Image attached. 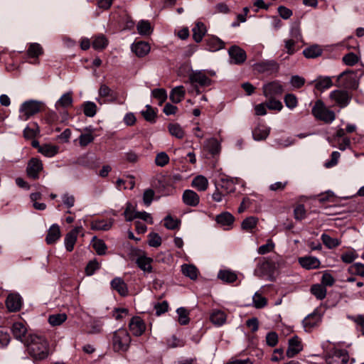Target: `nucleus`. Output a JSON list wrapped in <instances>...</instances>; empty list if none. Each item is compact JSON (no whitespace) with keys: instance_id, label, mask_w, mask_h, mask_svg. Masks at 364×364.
Wrapping results in <instances>:
<instances>
[{"instance_id":"19","label":"nucleus","mask_w":364,"mask_h":364,"mask_svg":"<svg viewBox=\"0 0 364 364\" xmlns=\"http://www.w3.org/2000/svg\"><path fill=\"white\" fill-rule=\"evenodd\" d=\"M215 220L224 230H229L234 223L235 218L231 213L223 212L216 216Z\"/></svg>"},{"instance_id":"62","label":"nucleus","mask_w":364,"mask_h":364,"mask_svg":"<svg viewBox=\"0 0 364 364\" xmlns=\"http://www.w3.org/2000/svg\"><path fill=\"white\" fill-rule=\"evenodd\" d=\"M358 56L354 54L353 53H349L343 57V63L349 66H353L355 65L358 62Z\"/></svg>"},{"instance_id":"29","label":"nucleus","mask_w":364,"mask_h":364,"mask_svg":"<svg viewBox=\"0 0 364 364\" xmlns=\"http://www.w3.org/2000/svg\"><path fill=\"white\" fill-rule=\"evenodd\" d=\"M315 88L321 92L332 87L333 82L330 77L319 76L315 80Z\"/></svg>"},{"instance_id":"35","label":"nucleus","mask_w":364,"mask_h":364,"mask_svg":"<svg viewBox=\"0 0 364 364\" xmlns=\"http://www.w3.org/2000/svg\"><path fill=\"white\" fill-rule=\"evenodd\" d=\"M153 259L146 255H139L136 259V264L138 267L144 272H151L152 266L151 262Z\"/></svg>"},{"instance_id":"26","label":"nucleus","mask_w":364,"mask_h":364,"mask_svg":"<svg viewBox=\"0 0 364 364\" xmlns=\"http://www.w3.org/2000/svg\"><path fill=\"white\" fill-rule=\"evenodd\" d=\"M73 93L68 92L63 94L60 99L55 102V107L56 109L59 110L60 108H68L73 105Z\"/></svg>"},{"instance_id":"10","label":"nucleus","mask_w":364,"mask_h":364,"mask_svg":"<svg viewBox=\"0 0 364 364\" xmlns=\"http://www.w3.org/2000/svg\"><path fill=\"white\" fill-rule=\"evenodd\" d=\"M228 54L231 59V63L236 65L243 63L247 58L245 51L237 46H231L228 50Z\"/></svg>"},{"instance_id":"34","label":"nucleus","mask_w":364,"mask_h":364,"mask_svg":"<svg viewBox=\"0 0 364 364\" xmlns=\"http://www.w3.org/2000/svg\"><path fill=\"white\" fill-rule=\"evenodd\" d=\"M192 31L194 41L197 43H199L202 41L203 36L207 32V29L203 23L197 22L195 26L193 28Z\"/></svg>"},{"instance_id":"2","label":"nucleus","mask_w":364,"mask_h":364,"mask_svg":"<svg viewBox=\"0 0 364 364\" xmlns=\"http://www.w3.org/2000/svg\"><path fill=\"white\" fill-rule=\"evenodd\" d=\"M131 336L125 328H119L113 333L112 346L115 352H126L131 343Z\"/></svg>"},{"instance_id":"7","label":"nucleus","mask_w":364,"mask_h":364,"mask_svg":"<svg viewBox=\"0 0 364 364\" xmlns=\"http://www.w3.org/2000/svg\"><path fill=\"white\" fill-rule=\"evenodd\" d=\"M262 90L266 97H277L282 95L284 87L279 81L274 80L264 84Z\"/></svg>"},{"instance_id":"11","label":"nucleus","mask_w":364,"mask_h":364,"mask_svg":"<svg viewBox=\"0 0 364 364\" xmlns=\"http://www.w3.org/2000/svg\"><path fill=\"white\" fill-rule=\"evenodd\" d=\"M42 161L37 158H32L28 163L26 172L29 177L36 179L39 177V173L43 170Z\"/></svg>"},{"instance_id":"14","label":"nucleus","mask_w":364,"mask_h":364,"mask_svg":"<svg viewBox=\"0 0 364 364\" xmlns=\"http://www.w3.org/2000/svg\"><path fill=\"white\" fill-rule=\"evenodd\" d=\"M298 262L303 268L308 270L318 269L321 265L320 260L311 256L299 257Z\"/></svg>"},{"instance_id":"56","label":"nucleus","mask_w":364,"mask_h":364,"mask_svg":"<svg viewBox=\"0 0 364 364\" xmlns=\"http://www.w3.org/2000/svg\"><path fill=\"white\" fill-rule=\"evenodd\" d=\"M284 103L289 109H293L298 105L297 97L294 94H287L284 97Z\"/></svg>"},{"instance_id":"3","label":"nucleus","mask_w":364,"mask_h":364,"mask_svg":"<svg viewBox=\"0 0 364 364\" xmlns=\"http://www.w3.org/2000/svg\"><path fill=\"white\" fill-rule=\"evenodd\" d=\"M312 114L316 119L327 124L332 123L336 119L334 112L328 109L325 104L320 100L315 102L312 108Z\"/></svg>"},{"instance_id":"60","label":"nucleus","mask_w":364,"mask_h":364,"mask_svg":"<svg viewBox=\"0 0 364 364\" xmlns=\"http://www.w3.org/2000/svg\"><path fill=\"white\" fill-rule=\"evenodd\" d=\"M274 248V243L273 241L269 239L267 240V243L264 245H261L258 250L257 252L259 255H265L267 253H269L272 252Z\"/></svg>"},{"instance_id":"49","label":"nucleus","mask_w":364,"mask_h":364,"mask_svg":"<svg viewBox=\"0 0 364 364\" xmlns=\"http://www.w3.org/2000/svg\"><path fill=\"white\" fill-rule=\"evenodd\" d=\"M67 319L65 314H56L50 315L48 317V322L53 326H60Z\"/></svg>"},{"instance_id":"53","label":"nucleus","mask_w":364,"mask_h":364,"mask_svg":"<svg viewBox=\"0 0 364 364\" xmlns=\"http://www.w3.org/2000/svg\"><path fill=\"white\" fill-rule=\"evenodd\" d=\"M358 257V255L357 254L355 250H350L342 254L341 258V260L345 263H351L355 259Z\"/></svg>"},{"instance_id":"64","label":"nucleus","mask_w":364,"mask_h":364,"mask_svg":"<svg viewBox=\"0 0 364 364\" xmlns=\"http://www.w3.org/2000/svg\"><path fill=\"white\" fill-rule=\"evenodd\" d=\"M349 270L352 273H355L361 277H364V264H363V263L356 262V263L352 264L350 267Z\"/></svg>"},{"instance_id":"33","label":"nucleus","mask_w":364,"mask_h":364,"mask_svg":"<svg viewBox=\"0 0 364 364\" xmlns=\"http://www.w3.org/2000/svg\"><path fill=\"white\" fill-rule=\"evenodd\" d=\"M186 91L183 86L180 85L174 87L170 92V100L173 103L181 102L185 97Z\"/></svg>"},{"instance_id":"38","label":"nucleus","mask_w":364,"mask_h":364,"mask_svg":"<svg viewBox=\"0 0 364 364\" xmlns=\"http://www.w3.org/2000/svg\"><path fill=\"white\" fill-rule=\"evenodd\" d=\"M216 188L220 189L225 195L235 191V184L232 180L221 179L216 185Z\"/></svg>"},{"instance_id":"5","label":"nucleus","mask_w":364,"mask_h":364,"mask_svg":"<svg viewBox=\"0 0 364 364\" xmlns=\"http://www.w3.org/2000/svg\"><path fill=\"white\" fill-rule=\"evenodd\" d=\"M338 81L346 89L356 90L359 85V75L358 72L348 70L338 76Z\"/></svg>"},{"instance_id":"40","label":"nucleus","mask_w":364,"mask_h":364,"mask_svg":"<svg viewBox=\"0 0 364 364\" xmlns=\"http://www.w3.org/2000/svg\"><path fill=\"white\" fill-rule=\"evenodd\" d=\"M38 151L46 157H53L58 153V147L50 144H43L38 146Z\"/></svg>"},{"instance_id":"25","label":"nucleus","mask_w":364,"mask_h":364,"mask_svg":"<svg viewBox=\"0 0 364 364\" xmlns=\"http://www.w3.org/2000/svg\"><path fill=\"white\" fill-rule=\"evenodd\" d=\"M270 128L265 124H259L252 132L255 140L261 141L265 139L269 134Z\"/></svg>"},{"instance_id":"58","label":"nucleus","mask_w":364,"mask_h":364,"mask_svg":"<svg viewBox=\"0 0 364 364\" xmlns=\"http://www.w3.org/2000/svg\"><path fill=\"white\" fill-rule=\"evenodd\" d=\"M253 305L257 309L263 308L267 304L266 299L258 292H256L253 297Z\"/></svg>"},{"instance_id":"22","label":"nucleus","mask_w":364,"mask_h":364,"mask_svg":"<svg viewBox=\"0 0 364 364\" xmlns=\"http://www.w3.org/2000/svg\"><path fill=\"white\" fill-rule=\"evenodd\" d=\"M94 128L91 126L83 129V133L79 136V144L81 146H86L95 139L93 136Z\"/></svg>"},{"instance_id":"59","label":"nucleus","mask_w":364,"mask_h":364,"mask_svg":"<svg viewBox=\"0 0 364 364\" xmlns=\"http://www.w3.org/2000/svg\"><path fill=\"white\" fill-rule=\"evenodd\" d=\"M180 221L178 219L172 218L171 215H167L164 218V226L168 230H174L179 225Z\"/></svg>"},{"instance_id":"52","label":"nucleus","mask_w":364,"mask_h":364,"mask_svg":"<svg viewBox=\"0 0 364 364\" xmlns=\"http://www.w3.org/2000/svg\"><path fill=\"white\" fill-rule=\"evenodd\" d=\"M169 162V156L166 152L161 151L156 154L155 164L156 166L163 167Z\"/></svg>"},{"instance_id":"46","label":"nucleus","mask_w":364,"mask_h":364,"mask_svg":"<svg viewBox=\"0 0 364 364\" xmlns=\"http://www.w3.org/2000/svg\"><path fill=\"white\" fill-rule=\"evenodd\" d=\"M303 53L307 58H314L322 54V49L320 46L315 45L304 49Z\"/></svg>"},{"instance_id":"44","label":"nucleus","mask_w":364,"mask_h":364,"mask_svg":"<svg viewBox=\"0 0 364 364\" xmlns=\"http://www.w3.org/2000/svg\"><path fill=\"white\" fill-rule=\"evenodd\" d=\"M183 274L191 279H196L198 277V269L193 264H183L181 266Z\"/></svg>"},{"instance_id":"55","label":"nucleus","mask_w":364,"mask_h":364,"mask_svg":"<svg viewBox=\"0 0 364 364\" xmlns=\"http://www.w3.org/2000/svg\"><path fill=\"white\" fill-rule=\"evenodd\" d=\"M141 114L146 121L150 122H154L156 116V112L150 105L146 106V110L141 111Z\"/></svg>"},{"instance_id":"57","label":"nucleus","mask_w":364,"mask_h":364,"mask_svg":"<svg viewBox=\"0 0 364 364\" xmlns=\"http://www.w3.org/2000/svg\"><path fill=\"white\" fill-rule=\"evenodd\" d=\"M268 101L267 102V107L269 109L281 111L283 108L282 103L276 100V97H267Z\"/></svg>"},{"instance_id":"45","label":"nucleus","mask_w":364,"mask_h":364,"mask_svg":"<svg viewBox=\"0 0 364 364\" xmlns=\"http://www.w3.org/2000/svg\"><path fill=\"white\" fill-rule=\"evenodd\" d=\"M311 292L318 299L322 300L326 297L327 290L326 287H323V285L316 284L312 285V287H311Z\"/></svg>"},{"instance_id":"4","label":"nucleus","mask_w":364,"mask_h":364,"mask_svg":"<svg viewBox=\"0 0 364 364\" xmlns=\"http://www.w3.org/2000/svg\"><path fill=\"white\" fill-rule=\"evenodd\" d=\"M43 103L36 100H28L24 102L19 109V118L21 120L26 121L31 116L38 113Z\"/></svg>"},{"instance_id":"31","label":"nucleus","mask_w":364,"mask_h":364,"mask_svg":"<svg viewBox=\"0 0 364 364\" xmlns=\"http://www.w3.org/2000/svg\"><path fill=\"white\" fill-rule=\"evenodd\" d=\"M226 314L224 311L218 309H215L212 311L210 316V321L215 326H220L226 321Z\"/></svg>"},{"instance_id":"23","label":"nucleus","mask_w":364,"mask_h":364,"mask_svg":"<svg viewBox=\"0 0 364 364\" xmlns=\"http://www.w3.org/2000/svg\"><path fill=\"white\" fill-rule=\"evenodd\" d=\"M114 223V219L109 220H96L91 223V229L94 230L107 231L112 228Z\"/></svg>"},{"instance_id":"18","label":"nucleus","mask_w":364,"mask_h":364,"mask_svg":"<svg viewBox=\"0 0 364 364\" xmlns=\"http://www.w3.org/2000/svg\"><path fill=\"white\" fill-rule=\"evenodd\" d=\"M80 230L81 227H76L65 235L64 243L65 248L68 252L73 250L77 235Z\"/></svg>"},{"instance_id":"12","label":"nucleus","mask_w":364,"mask_h":364,"mask_svg":"<svg viewBox=\"0 0 364 364\" xmlns=\"http://www.w3.org/2000/svg\"><path fill=\"white\" fill-rule=\"evenodd\" d=\"M255 68L259 73L272 74L279 70V64L274 60H266L255 64Z\"/></svg>"},{"instance_id":"32","label":"nucleus","mask_w":364,"mask_h":364,"mask_svg":"<svg viewBox=\"0 0 364 364\" xmlns=\"http://www.w3.org/2000/svg\"><path fill=\"white\" fill-rule=\"evenodd\" d=\"M206 44L208 49L212 52L219 50L225 47V43L216 36H211L207 38Z\"/></svg>"},{"instance_id":"28","label":"nucleus","mask_w":364,"mask_h":364,"mask_svg":"<svg viewBox=\"0 0 364 364\" xmlns=\"http://www.w3.org/2000/svg\"><path fill=\"white\" fill-rule=\"evenodd\" d=\"M258 218L255 216L246 218L241 224V228L247 232H254L258 224Z\"/></svg>"},{"instance_id":"8","label":"nucleus","mask_w":364,"mask_h":364,"mask_svg":"<svg viewBox=\"0 0 364 364\" xmlns=\"http://www.w3.org/2000/svg\"><path fill=\"white\" fill-rule=\"evenodd\" d=\"M329 97L341 108L346 107L351 99L348 92L341 90H333L330 92Z\"/></svg>"},{"instance_id":"37","label":"nucleus","mask_w":364,"mask_h":364,"mask_svg":"<svg viewBox=\"0 0 364 364\" xmlns=\"http://www.w3.org/2000/svg\"><path fill=\"white\" fill-rule=\"evenodd\" d=\"M136 29L141 36H149L153 32V28L147 20H141L136 25Z\"/></svg>"},{"instance_id":"24","label":"nucleus","mask_w":364,"mask_h":364,"mask_svg":"<svg viewBox=\"0 0 364 364\" xmlns=\"http://www.w3.org/2000/svg\"><path fill=\"white\" fill-rule=\"evenodd\" d=\"M111 287L122 296H125L128 294L127 286L124 281L120 277H116L112 279Z\"/></svg>"},{"instance_id":"6","label":"nucleus","mask_w":364,"mask_h":364,"mask_svg":"<svg viewBox=\"0 0 364 364\" xmlns=\"http://www.w3.org/2000/svg\"><path fill=\"white\" fill-rule=\"evenodd\" d=\"M349 361L350 363H353L355 362V360L353 358H350L348 351L344 349L334 348L328 353L326 357V364H346Z\"/></svg>"},{"instance_id":"48","label":"nucleus","mask_w":364,"mask_h":364,"mask_svg":"<svg viewBox=\"0 0 364 364\" xmlns=\"http://www.w3.org/2000/svg\"><path fill=\"white\" fill-rule=\"evenodd\" d=\"M218 277L223 282L232 283L237 279V275L230 270H220L218 272Z\"/></svg>"},{"instance_id":"61","label":"nucleus","mask_w":364,"mask_h":364,"mask_svg":"<svg viewBox=\"0 0 364 364\" xmlns=\"http://www.w3.org/2000/svg\"><path fill=\"white\" fill-rule=\"evenodd\" d=\"M284 47L287 50V53L289 55H293L297 49L296 48V45L299 42L295 41L294 39H286L284 40Z\"/></svg>"},{"instance_id":"27","label":"nucleus","mask_w":364,"mask_h":364,"mask_svg":"<svg viewBox=\"0 0 364 364\" xmlns=\"http://www.w3.org/2000/svg\"><path fill=\"white\" fill-rule=\"evenodd\" d=\"M203 146L212 155L218 154L220 151V143L215 138H210L205 140Z\"/></svg>"},{"instance_id":"39","label":"nucleus","mask_w":364,"mask_h":364,"mask_svg":"<svg viewBox=\"0 0 364 364\" xmlns=\"http://www.w3.org/2000/svg\"><path fill=\"white\" fill-rule=\"evenodd\" d=\"M191 185L198 191H204L208 188V181L205 176L199 175L193 178Z\"/></svg>"},{"instance_id":"30","label":"nucleus","mask_w":364,"mask_h":364,"mask_svg":"<svg viewBox=\"0 0 364 364\" xmlns=\"http://www.w3.org/2000/svg\"><path fill=\"white\" fill-rule=\"evenodd\" d=\"M60 237V230L58 225L53 224L48 230L46 241L48 245L55 243Z\"/></svg>"},{"instance_id":"36","label":"nucleus","mask_w":364,"mask_h":364,"mask_svg":"<svg viewBox=\"0 0 364 364\" xmlns=\"http://www.w3.org/2000/svg\"><path fill=\"white\" fill-rule=\"evenodd\" d=\"M12 333L14 337L24 343L23 338L25 336L27 328L21 322H16L13 324L11 328Z\"/></svg>"},{"instance_id":"21","label":"nucleus","mask_w":364,"mask_h":364,"mask_svg":"<svg viewBox=\"0 0 364 364\" xmlns=\"http://www.w3.org/2000/svg\"><path fill=\"white\" fill-rule=\"evenodd\" d=\"M21 298L17 294H9L6 301V307L10 311H18L21 309Z\"/></svg>"},{"instance_id":"43","label":"nucleus","mask_w":364,"mask_h":364,"mask_svg":"<svg viewBox=\"0 0 364 364\" xmlns=\"http://www.w3.org/2000/svg\"><path fill=\"white\" fill-rule=\"evenodd\" d=\"M168 129L171 135L178 139H183L185 135V132L183 128L180 124L177 123L169 124L168 126Z\"/></svg>"},{"instance_id":"54","label":"nucleus","mask_w":364,"mask_h":364,"mask_svg":"<svg viewBox=\"0 0 364 364\" xmlns=\"http://www.w3.org/2000/svg\"><path fill=\"white\" fill-rule=\"evenodd\" d=\"M178 316V322L181 325H186L189 322L188 312L183 307H180L176 310Z\"/></svg>"},{"instance_id":"9","label":"nucleus","mask_w":364,"mask_h":364,"mask_svg":"<svg viewBox=\"0 0 364 364\" xmlns=\"http://www.w3.org/2000/svg\"><path fill=\"white\" fill-rule=\"evenodd\" d=\"M188 80L192 85H198L201 87L209 86L212 82L203 70L193 71L189 74Z\"/></svg>"},{"instance_id":"51","label":"nucleus","mask_w":364,"mask_h":364,"mask_svg":"<svg viewBox=\"0 0 364 364\" xmlns=\"http://www.w3.org/2000/svg\"><path fill=\"white\" fill-rule=\"evenodd\" d=\"M107 46V40L104 36H99L95 38L92 41V47L96 50H101Z\"/></svg>"},{"instance_id":"1","label":"nucleus","mask_w":364,"mask_h":364,"mask_svg":"<svg viewBox=\"0 0 364 364\" xmlns=\"http://www.w3.org/2000/svg\"><path fill=\"white\" fill-rule=\"evenodd\" d=\"M24 345L28 354L35 361H43L50 354L48 341L42 335L28 334L24 340Z\"/></svg>"},{"instance_id":"20","label":"nucleus","mask_w":364,"mask_h":364,"mask_svg":"<svg viewBox=\"0 0 364 364\" xmlns=\"http://www.w3.org/2000/svg\"><path fill=\"white\" fill-rule=\"evenodd\" d=\"M183 202L188 206L196 207L200 202L199 196L192 190L184 191L182 196Z\"/></svg>"},{"instance_id":"63","label":"nucleus","mask_w":364,"mask_h":364,"mask_svg":"<svg viewBox=\"0 0 364 364\" xmlns=\"http://www.w3.org/2000/svg\"><path fill=\"white\" fill-rule=\"evenodd\" d=\"M136 212L133 205L130 203H127L126 209L124 212V215L127 221H132L136 219Z\"/></svg>"},{"instance_id":"13","label":"nucleus","mask_w":364,"mask_h":364,"mask_svg":"<svg viewBox=\"0 0 364 364\" xmlns=\"http://www.w3.org/2000/svg\"><path fill=\"white\" fill-rule=\"evenodd\" d=\"M129 327L130 331L135 336H141L146 330L144 321L139 316H134L131 319Z\"/></svg>"},{"instance_id":"47","label":"nucleus","mask_w":364,"mask_h":364,"mask_svg":"<svg viewBox=\"0 0 364 364\" xmlns=\"http://www.w3.org/2000/svg\"><path fill=\"white\" fill-rule=\"evenodd\" d=\"M92 245L97 255H105L107 250V245L103 240L97 239L96 237H94L92 240Z\"/></svg>"},{"instance_id":"15","label":"nucleus","mask_w":364,"mask_h":364,"mask_svg":"<svg viewBox=\"0 0 364 364\" xmlns=\"http://www.w3.org/2000/svg\"><path fill=\"white\" fill-rule=\"evenodd\" d=\"M303 348L301 339L295 336L289 340V347L286 352L289 358H292L299 353Z\"/></svg>"},{"instance_id":"17","label":"nucleus","mask_w":364,"mask_h":364,"mask_svg":"<svg viewBox=\"0 0 364 364\" xmlns=\"http://www.w3.org/2000/svg\"><path fill=\"white\" fill-rule=\"evenodd\" d=\"M321 322V316L317 313H313L308 315L303 320V326L306 332H310L314 327L317 326Z\"/></svg>"},{"instance_id":"41","label":"nucleus","mask_w":364,"mask_h":364,"mask_svg":"<svg viewBox=\"0 0 364 364\" xmlns=\"http://www.w3.org/2000/svg\"><path fill=\"white\" fill-rule=\"evenodd\" d=\"M321 238L324 245L328 249L335 248L339 246L341 243L339 239L332 237L326 233L322 234Z\"/></svg>"},{"instance_id":"50","label":"nucleus","mask_w":364,"mask_h":364,"mask_svg":"<svg viewBox=\"0 0 364 364\" xmlns=\"http://www.w3.org/2000/svg\"><path fill=\"white\" fill-rule=\"evenodd\" d=\"M289 35L291 39H294L295 41L302 42L301 29L298 23H294L291 26Z\"/></svg>"},{"instance_id":"42","label":"nucleus","mask_w":364,"mask_h":364,"mask_svg":"<svg viewBox=\"0 0 364 364\" xmlns=\"http://www.w3.org/2000/svg\"><path fill=\"white\" fill-rule=\"evenodd\" d=\"M43 53L42 46L37 43H31L28 45L27 54L30 58H38Z\"/></svg>"},{"instance_id":"16","label":"nucleus","mask_w":364,"mask_h":364,"mask_svg":"<svg viewBox=\"0 0 364 364\" xmlns=\"http://www.w3.org/2000/svg\"><path fill=\"white\" fill-rule=\"evenodd\" d=\"M131 49L136 56L142 58L150 52L151 47L150 45L145 41H138L132 44Z\"/></svg>"}]
</instances>
